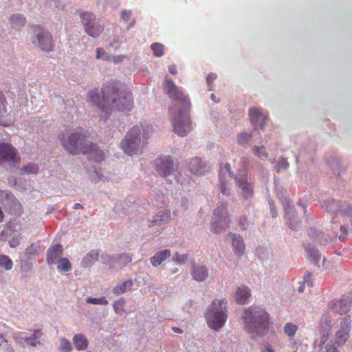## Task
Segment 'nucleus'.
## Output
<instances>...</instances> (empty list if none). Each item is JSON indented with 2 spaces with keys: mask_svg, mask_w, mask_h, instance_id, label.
<instances>
[{
  "mask_svg": "<svg viewBox=\"0 0 352 352\" xmlns=\"http://www.w3.org/2000/svg\"><path fill=\"white\" fill-rule=\"evenodd\" d=\"M229 236L232 240V246L234 250V254L241 258L243 254L245 245L241 236L234 233L230 232Z\"/></svg>",
  "mask_w": 352,
  "mask_h": 352,
  "instance_id": "nucleus-25",
  "label": "nucleus"
},
{
  "mask_svg": "<svg viewBox=\"0 0 352 352\" xmlns=\"http://www.w3.org/2000/svg\"><path fill=\"white\" fill-rule=\"evenodd\" d=\"M332 327V320L331 316L328 312L324 313L320 320V331H329Z\"/></svg>",
  "mask_w": 352,
  "mask_h": 352,
  "instance_id": "nucleus-38",
  "label": "nucleus"
},
{
  "mask_svg": "<svg viewBox=\"0 0 352 352\" xmlns=\"http://www.w3.org/2000/svg\"><path fill=\"white\" fill-rule=\"evenodd\" d=\"M155 170L162 177H173L176 178L178 166L174 162L171 156H160L155 160Z\"/></svg>",
  "mask_w": 352,
  "mask_h": 352,
  "instance_id": "nucleus-9",
  "label": "nucleus"
},
{
  "mask_svg": "<svg viewBox=\"0 0 352 352\" xmlns=\"http://www.w3.org/2000/svg\"><path fill=\"white\" fill-rule=\"evenodd\" d=\"M230 218L226 205L221 204L213 212L212 231L218 234L224 231L230 225Z\"/></svg>",
  "mask_w": 352,
  "mask_h": 352,
  "instance_id": "nucleus-11",
  "label": "nucleus"
},
{
  "mask_svg": "<svg viewBox=\"0 0 352 352\" xmlns=\"http://www.w3.org/2000/svg\"><path fill=\"white\" fill-rule=\"evenodd\" d=\"M63 252V245L61 244H55L51 245L46 252V262L51 265L55 264L58 258L60 257Z\"/></svg>",
  "mask_w": 352,
  "mask_h": 352,
  "instance_id": "nucleus-24",
  "label": "nucleus"
},
{
  "mask_svg": "<svg viewBox=\"0 0 352 352\" xmlns=\"http://www.w3.org/2000/svg\"><path fill=\"white\" fill-rule=\"evenodd\" d=\"M312 273L307 271L304 276L303 283L307 284L309 287L314 286V282L311 280Z\"/></svg>",
  "mask_w": 352,
  "mask_h": 352,
  "instance_id": "nucleus-61",
  "label": "nucleus"
},
{
  "mask_svg": "<svg viewBox=\"0 0 352 352\" xmlns=\"http://www.w3.org/2000/svg\"><path fill=\"white\" fill-rule=\"evenodd\" d=\"M87 152L86 154L89 155V157L94 162H101L104 160V153L99 148L97 144L92 143L89 141Z\"/></svg>",
  "mask_w": 352,
  "mask_h": 352,
  "instance_id": "nucleus-27",
  "label": "nucleus"
},
{
  "mask_svg": "<svg viewBox=\"0 0 352 352\" xmlns=\"http://www.w3.org/2000/svg\"><path fill=\"white\" fill-rule=\"evenodd\" d=\"M170 220L169 214L164 211L161 210L158 212L153 217V219L149 221L148 227H155V226H163L166 223L168 222Z\"/></svg>",
  "mask_w": 352,
  "mask_h": 352,
  "instance_id": "nucleus-28",
  "label": "nucleus"
},
{
  "mask_svg": "<svg viewBox=\"0 0 352 352\" xmlns=\"http://www.w3.org/2000/svg\"><path fill=\"white\" fill-rule=\"evenodd\" d=\"M250 296V292L246 287H239L235 293L236 301L238 304L243 305Z\"/></svg>",
  "mask_w": 352,
  "mask_h": 352,
  "instance_id": "nucleus-36",
  "label": "nucleus"
},
{
  "mask_svg": "<svg viewBox=\"0 0 352 352\" xmlns=\"http://www.w3.org/2000/svg\"><path fill=\"white\" fill-rule=\"evenodd\" d=\"M249 116L255 130L263 129L265 127L268 117L267 114L261 109L250 108Z\"/></svg>",
  "mask_w": 352,
  "mask_h": 352,
  "instance_id": "nucleus-18",
  "label": "nucleus"
},
{
  "mask_svg": "<svg viewBox=\"0 0 352 352\" xmlns=\"http://www.w3.org/2000/svg\"><path fill=\"white\" fill-rule=\"evenodd\" d=\"M133 282L131 279L126 280L113 287L112 292L115 295H120L131 290Z\"/></svg>",
  "mask_w": 352,
  "mask_h": 352,
  "instance_id": "nucleus-34",
  "label": "nucleus"
},
{
  "mask_svg": "<svg viewBox=\"0 0 352 352\" xmlns=\"http://www.w3.org/2000/svg\"><path fill=\"white\" fill-rule=\"evenodd\" d=\"M20 160L15 147L8 142H0V165L7 163L11 166H14Z\"/></svg>",
  "mask_w": 352,
  "mask_h": 352,
  "instance_id": "nucleus-13",
  "label": "nucleus"
},
{
  "mask_svg": "<svg viewBox=\"0 0 352 352\" xmlns=\"http://www.w3.org/2000/svg\"><path fill=\"white\" fill-rule=\"evenodd\" d=\"M164 89L170 98L179 103L180 107L173 117V126L177 135L184 137L192 129L189 117L190 100L171 79L166 78Z\"/></svg>",
  "mask_w": 352,
  "mask_h": 352,
  "instance_id": "nucleus-1",
  "label": "nucleus"
},
{
  "mask_svg": "<svg viewBox=\"0 0 352 352\" xmlns=\"http://www.w3.org/2000/svg\"><path fill=\"white\" fill-rule=\"evenodd\" d=\"M188 170L196 175H204L208 171V166L205 162L199 157L192 158L188 165Z\"/></svg>",
  "mask_w": 352,
  "mask_h": 352,
  "instance_id": "nucleus-21",
  "label": "nucleus"
},
{
  "mask_svg": "<svg viewBox=\"0 0 352 352\" xmlns=\"http://www.w3.org/2000/svg\"><path fill=\"white\" fill-rule=\"evenodd\" d=\"M10 23L13 29L19 30L25 25L26 18L22 14H14L10 18Z\"/></svg>",
  "mask_w": 352,
  "mask_h": 352,
  "instance_id": "nucleus-35",
  "label": "nucleus"
},
{
  "mask_svg": "<svg viewBox=\"0 0 352 352\" xmlns=\"http://www.w3.org/2000/svg\"><path fill=\"white\" fill-rule=\"evenodd\" d=\"M100 261L102 264L109 265V269H117L116 254L103 252L100 256Z\"/></svg>",
  "mask_w": 352,
  "mask_h": 352,
  "instance_id": "nucleus-37",
  "label": "nucleus"
},
{
  "mask_svg": "<svg viewBox=\"0 0 352 352\" xmlns=\"http://www.w3.org/2000/svg\"><path fill=\"white\" fill-rule=\"evenodd\" d=\"M151 50L155 56L160 57L164 54V45L160 43H154L151 46Z\"/></svg>",
  "mask_w": 352,
  "mask_h": 352,
  "instance_id": "nucleus-51",
  "label": "nucleus"
},
{
  "mask_svg": "<svg viewBox=\"0 0 352 352\" xmlns=\"http://www.w3.org/2000/svg\"><path fill=\"white\" fill-rule=\"evenodd\" d=\"M116 260L117 269H120L131 263L132 261V256L127 253L118 254H116Z\"/></svg>",
  "mask_w": 352,
  "mask_h": 352,
  "instance_id": "nucleus-39",
  "label": "nucleus"
},
{
  "mask_svg": "<svg viewBox=\"0 0 352 352\" xmlns=\"http://www.w3.org/2000/svg\"><path fill=\"white\" fill-rule=\"evenodd\" d=\"M321 208L325 210L332 217L331 223H336V217L340 214L344 217H352V206L346 202H341L334 199H324L320 201Z\"/></svg>",
  "mask_w": 352,
  "mask_h": 352,
  "instance_id": "nucleus-7",
  "label": "nucleus"
},
{
  "mask_svg": "<svg viewBox=\"0 0 352 352\" xmlns=\"http://www.w3.org/2000/svg\"><path fill=\"white\" fill-rule=\"evenodd\" d=\"M73 343L78 351H84L87 349L89 342L83 334L77 333L73 337Z\"/></svg>",
  "mask_w": 352,
  "mask_h": 352,
  "instance_id": "nucleus-33",
  "label": "nucleus"
},
{
  "mask_svg": "<svg viewBox=\"0 0 352 352\" xmlns=\"http://www.w3.org/2000/svg\"><path fill=\"white\" fill-rule=\"evenodd\" d=\"M253 153L258 157H264L267 158L269 157V154L264 150V146L262 145L261 146H254L252 148Z\"/></svg>",
  "mask_w": 352,
  "mask_h": 352,
  "instance_id": "nucleus-55",
  "label": "nucleus"
},
{
  "mask_svg": "<svg viewBox=\"0 0 352 352\" xmlns=\"http://www.w3.org/2000/svg\"><path fill=\"white\" fill-rule=\"evenodd\" d=\"M170 256V250L165 249L158 251L153 256L150 258L151 263L153 267L159 266L163 261H166Z\"/></svg>",
  "mask_w": 352,
  "mask_h": 352,
  "instance_id": "nucleus-29",
  "label": "nucleus"
},
{
  "mask_svg": "<svg viewBox=\"0 0 352 352\" xmlns=\"http://www.w3.org/2000/svg\"><path fill=\"white\" fill-rule=\"evenodd\" d=\"M113 212L118 214H127L129 210L124 206V204L122 202H118L114 208Z\"/></svg>",
  "mask_w": 352,
  "mask_h": 352,
  "instance_id": "nucleus-56",
  "label": "nucleus"
},
{
  "mask_svg": "<svg viewBox=\"0 0 352 352\" xmlns=\"http://www.w3.org/2000/svg\"><path fill=\"white\" fill-rule=\"evenodd\" d=\"M340 329L335 336V341L339 344H343L349 337V332L351 329V319L349 316L341 318L340 320Z\"/></svg>",
  "mask_w": 352,
  "mask_h": 352,
  "instance_id": "nucleus-16",
  "label": "nucleus"
},
{
  "mask_svg": "<svg viewBox=\"0 0 352 352\" xmlns=\"http://www.w3.org/2000/svg\"><path fill=\"white\" fill-rule=\"evenodd\" d=\"M12 338L15 340V342L21 345H23L26 342V333L23 331H18L12 333Z\"/></svg>",
  "mask_w": 352,
  "mask_h": 352,
  "instance_id": "nucleus-48",
  "label": "nucleus"
},
{
  "mask_svg": "<svg viewBox=\"0 0 352 352\" xmlns=\"http://www.w3.org/2000/svg\"><path fill=\"white\" fill-rule=\"evenodd\" d=\"M56 263L57 264V269L59 272H68L72 270L71 263L66 257L58 259Z\"/></svg>",
  "mask_w": 352,
  "mask_h": 352,
  "instance_id": "nucleus-41",
  "label": "nucleus"
},
{
  "mask_svg": "<svg viewBox=\"0 0 352 352\" xmlns=\"http://www.w3.org/2000/svg\"><path fill=\"white\" fill-rule=\"evenodd\" d=\"M297 329V325L291 322H287L284 327V332L290 338H293L295 336Z\"/></svg>",
  "mask_w": 352,
  "mask_h": 352,
  "instance_id": "nucleus-49",
  "label": "nucleus"
},
{
  "mask_svg": "<svg viewBox=\"0 0 352 352\" xmlns=\"http://www.w3.org/2000/svg\"><path fill=\"white\" fill-rule=\"evenodd\" d=\"M21 171L23 174H36L38 171V167L35 163H30L21 168Z\"/></svg>",
  "mask_w": 352,
  "mask_h": 352,
  "instance_id": "nucleus-46",
  "label": "nucleus"
},
{
  "mask_svg": "<svg viewBox=\"0 0 352 352\" xmlns=\"http://www.w3.org/2000/svg\"><path fill=\"white\" fill-rule=\"evenodd\" d=\"M104 94L109 101H111V109L122 112L132 109L133 97L131 92L119 87L116 82H108Z\"/></svg>",
  "mask_w": 352,
  "mask_h": 352,
  "instance_id": "nucleus-4",
  "label": "nucleus"
},
{
  "mask_svg": "<svg viewBox=\"0 0 352 352\" xmlns=\"http://www.w3.org/2000/svg\"><path fill=\"white\" fill-rule=\"evenodd\" d=\"M0 194L4 204L10 208L13 214L19 215L22 213V206L12 192L1 190Z\"/></svg>",
  "mask_w": 352,
  "mask_h": 352,
  "instance_id": "nucleus-19",
  "label": "nucleus"
},
{
  "mask_svg": "<svg viewBox=\"0 0 352 352\" xmlns=\"http://www.w3.org/2000/svg\"><path fill=\"white\" fill-rule=\"evenodd\" d=\"M85 301L88 304H93V305H106L109 303L107 298L104 296L100 297V298L87 297L85 299Z\"/></svg>",
  "mask_w": 352,
  "mask_h": 352,
  "instance_id": "nucleus-47",
  "label": "nucleus"
},
{
  "mask_svg": "<svg viewBox=\"0 0 352 352\" xmlns=\"http://www.w3.org/2000/svg\"><path fill=\"white\" fill-rule=\"evenodd\" d=\"M60 344L59 349L62 352H71L72 350V346L71 342L65 338H60Z\"/></svg>",
  "mask_w": 352,
  "mask_h": 352,
  "instance_id": "nucleus-52",
  "label": "nucleus"
},
{
  "mask_svg": "<svg viewBox=\"0 0 352 352\" xmlns=\"http://www.w3.org/2000/svg\"><path fill=\"white\" fill-rule=\"evenodd\" d=\"M99 259V252L98 250H92L83 258L81 265L85 267L92 266Z\"/></svg>",
  "mask_w": 352,
  "mask_h": 352,
  "instance_id": "nucleus-32",
  "label": "nucleus"
},
{
  "mask_svg": "<svg viewBox=\"0 0 352 352\" xmlns=\"http://www.w3.org/2000/svg\"><path fill=\"white\" fill-rule=\"evenodd\" d=\"M30 331L32 332L30 336H27L25 344L29 346L36 347L41 344V338L43 336V333L41 329H30Z\"/></svg>",
  "mask_w": 352,
  "mask_h": 352,
  "instance_id": "nucleus-30",
  "label": "nucleus"
},
{
  "mask_svg": "<svg viewBox=\"0 0 352 352\" xmlns=\"http://www.w3.org/2000/svg\"><path fill=\"white\" fill-rule=\"evenodd\" d=\"M62 146L69 154L76 155L87 152L89 141L85 138L83 131H74L68 135L60 134L58 136Z\"/></svg>",
  "mask_w": 352,
  "mask_h": 352,
  "instance_id": "nucleus-5",
  "label": "nucleus"
},
{
  "mask_svg": "<svg viewBox=\"0 0 352 352\" xmlns=\"http://www.w3.org/2000/svg\"><path fill=\"white\" fill-rule=\"evenodd\" d=\"M289 164L288 162L287 161V160L281 157L278 160V161L274 166V169L277 173H278L283 170L287 169L289 168Z\"/></svg>",
  "mask_w": 352,
  "mask_h": 352,
  "instance_id": "nucleus-50",
  "label": "nucleus"
},
{
  "mask_svg": "<svg viewBox=\"0 0 352 352\" xmlns=\"http://www.w3.org/2000/svg\"><path fill=\"white\" fill-rule=\"evenodd\" d=\"M151 133L152 128L148 125L133 126L120 142L122 149L131 156L138 154L147 143Z\"/></svg>",
  "mask_w": 352,
  "mask_h": 352,
  "instance_id": "nucleus-3",
  "label": "nucleus"
},
{
  "mask_svg": "<svg viewBox=\"0 0 352 352\" xmlns=\"http://www.w3.org/2000/svg\"><path fill=\"white\" fill-rule=\"evenodd\" d=\"M191 274L195 280L202 282L208 278V270L206 265L195 263L192 265Z\"/></svg>",
  "mask_w": 352,
  "mask_h": 352,
  "instance_id": "nucleus-26",
  "label": "nucleus"
},
{
  "mask_svg": "<svg viewBox=\"0 0 352 352\" xmlns=\"http://www.w3.org/2000/svg\"><path fill=\"white\" fill-rule=\"evenodd\" d=\"M248 165H249V162L247 159L240 158L239 162L240 172H243V173H245L244 171L247 169Z\"/></svg>",
  "mask_w": 352,
  "mask_h": 352,
  "instance_id": "nucleus-62",
  "label": "nucleus"
},
{
  "mask_svg": "<svg viewBox=\"0 0 352 352\" xmlns=\"http://www.w3.org/2000/svg\"><path fill=\"white\" fill-rule=\"evenodd\" d=\"M39 249V245L36 244H32L26 249L27 254H36Z\"/></svg>",
  "mask_w": 352,
  "mask_h": 352,
  "instance_id": "nucleus-64",
  "label": "nucleus"
},
{
  "mask_svg": "<svg viewBox=\"0 0 352 352\" xmlns=\"http://www.w3.org/2000/svg\"><path fill=\"white\" fill-rule=\"evenodd\" d=\"M21 234H16L8 238V244L11 248H16L20 244Z\"/></svg>",
  "mask_w": 352,
  "mask_h": 352,
  "instance_id": "nucleus-57",
  "label": "nucleus"
},
{
  "mask_svg": "<svg viewBox=\"0 0 352 352\" xmlns=\"http://www.w3.org/2000/svg\"><path fill=\"white\" fill-rule=\"evenodd\" d=\"M281 201L285 210V223L287 226L294 231H297L299 228V220L298 212L294 207L291 205L289 199L283 196Z\"/></svg>",
  "mask_w": 352,
  "mask_h": 352,
  "instance_id": "nucleus-14",
  "label": "nucleus"
},
{
  "mask_svg": "<svg viewBox=\"0 0 352 352\" xmlns=\"http://www.w3.org/2000/svg\"><path fill=\"white\" fill-rule=\"evenodd\" d=\"M33 265L32 263L28 260H23L21 261L20 264V270L21 272L24 274V276L27 275V273L30 271Z\"/></svg>",
  "mask_w": 352,
  "mask_h": 352,
  "instance_id": "nucleus-54",
  "label": "nucleus"
},
{
  "mask_svg": "<svg viewBox=\"0 0 352 352\" xmlns=\"http://www.w3.org/2000/svg\"><path fill=\"white\" fill-rule=\"evenodd\" d=\"M252 138V133L243 132L237 135L236 142L239 145L245 146Z\"/></svg>",
  "mask_w": 352,
  "mask_h": 352,
  "instance_id": "nucleus-43",
  "label": "nucleus"
},
{
  "mask_svg": "<svg viewBox=\"0 0 352 352\" xmlns=\"http://www.w3.org/2000/svg\"><path fill=\"white\" fill-rule=\"evenodd\" d=\"M6 103L5 95L0 91V125L3 126H10L13 122L10 114L7 113Z\"/></svg>",
  "mask_w": 352,
  "mask_h": 352,
  "instance_id": "nucleus-23",
  "label": "nucleus"
},
{
  "mask_svg": "<svg viewBox=\"0 0 352 352\" xmlns=\"http://www.w3.org/2000/svg\"><path fill=\"white\" fill-rule=\"evenodd\" d=\"M320 338L316 339L314 342V346L316 347L318 346V349H320V347H324L327 344V342L329 340V331H320Z\"/></svg>",
  "mask_w": 352,
  "mask_h": 352,
  "instance_id": "nucleus-42",
  "label": "nucleus"
},
{
  "mask_svg": "<svg viewBox=\"0 0 352 352\" xmlns=\"http://www.w3.org/2000/svg\"><path fill=\"white\" fill-rule=\"evenodd\" d=\"M219 180L221 193L225 196L231 195V189L228 186L227 182L223 177V169L219 170Z\"/></svg>",
  "mask_w": 352,
  "mask_h": 352,
  "instance_id": "nucleus-40",
  "label": "nucleus"
},
{
  "mask_svg": "<svg viewBox=\"0 0 352 352\" xmlns=\"http://www.w3.org/2000/svg\"><path fill=\"white\" fill-rule=\"evenodd\" d=\"M351 298L349 296H343L340 300H333L328 304V307L334 313L344 314L351 309Z\"/></svg>",
  "mask_w": 352,
  "mask_h": 352,
  "instance_id": "nucleus-17",
  "label": "nucleus"
},
{
  "mask_svg": "<svg viewBox=\"0 0 352 352\" xmlns=\"http://www.w3.org/2000/svg\"><path fill=\"white\" fill-rule=\"evenodd\" d=\"M221 169H223V175L225 179L226 173H228L230 177L234 179L236 175H234V173L232 171L231 166L229 163H226L223 168L221 167L220 170Z\"/></svg>",
  "mask_w": 352,
  "mask_h": 352,
  "instance_id": "nucleus-59",
  "label": "nucleus"
},
{
  "mask_svg": "<svg viewBox=\"0 0 352 352\" xmlns=\"http://www.w3.org/2000/svg\"><path fill=\"white\" fill-rule=\"evenodd\" d=\"M32 42L43 52H50L53 50L54 43L52 34L40 25L34 27Z\"/></svg>",
  "mask_w": 352,
  "mask_h": 352,
  "instance_id": "nucleus-8",
  "label": "nucleus"
},
{
  "mask_svg": "<svg viewBox=\"0 0 352 352\" xmlns=\"http://www.w3.org/2000/svg\"><path fill=\"white\" fill-rule=\"evenodd\" d=\"M0 267L4 268L6 270H10L13 267V262L11 258L4 254L0 255Z\"/></svg>",
  "mask_w": 352,
  "mask_h": 352,
  "instance_id": "nucleus-44",
  "label": "nucleus"
},
{
  "mask_svg": "<svg viewBox=\"0 0 352 352\" xmlns=\"http://www.w3.org/2000/svg\"><path fill=\"white\" fill-rule=\"evenodd\" d=\"M243 320L246 331L255 338L262 337L269 330V316L262 307L251 306L244 312Z\"/></svg>",
  "mask_w": 352,
  "mask_h": 352,
  "instance_id": "nucleus-2",
  "label": "nucleus"
},
{
  "mask_svg": "<svg viewBox=\"0 0 352 352\" xmlns=\"http://www.w3.org/2000/svg\"><path fill=\"white\" fill-rule=\"evenodd\" d=\"M107 87V84L103 87L102 92L103 96H101L98 89H94L90 90L87 93V100L90 102L93 105L97 107L99 110L104 113L105 116L108 118L109 114L110 109L106 106L105 100L109 99L104 96V89Z\"/></svg>",
  "mask_w": 352,
  "mask_h": 352,
  "instance_id": "nucleus-15",
  "label": "nucleus"
},
{
  "mask_svg": "<svg viewBox=\"0 0 352 352\" xmlns=\"http://www.w3.org/2000/svg\"><path fill=\"white\" fill-rule=\"evenodd\" d=\"M238 223L242 230H246L248 227V221L247 218L244 217H240L238 219Z\"/></svg>",
  "mask_w": 352,
  "mask_h": 352,
  "instance_id": "nucleus-63",
  "label": "nucleus"
},
{
  "mask_svg": "<svg viewBox=\"0 0 352 352\" xmlns=\"http://www.w3.org/2000/svg\"><path fill=\"white\" fill-rule=\"evenodd\" d=\"M226 304L227 301L222 299L214 300L208 307L206 319L211 329L218 331L225 324L227 320Z\"/></svg>",
  "mask_w": 352,
  "mask_h": 352,
  "instance_id": "nucleus-6",
  "label": "nucleus"
},
{
  "mask_svg": "<svg viewBox=\"0 0 352 352\" xmlns=\"http://www.w3.org/2000/svg\"><path fill=\"white\" fill-rule=\"evenodd\" d=\"M124 302L125 300L122 298L113 302V308L116 314L122 316L123 314L125 313V310L124 309Z\"/></svg>",
  "mask_w": 352,
  "mask_h": 352,
  "instance_id": "nucleus-45",
  "label": "nucleus"
},
{
  "mask_svg": "<svg viewBox=\"0 0 352 352\" xmlns=\"http://www.w3.org/2000/svg\"><path fill=\"white\" fill-rule=\"evenodd\" d=\"M81 23L85 32L93 38H98L104 30V27L96 21V16L91 12H79Z\"/></svg>",
  "mask_w": 352,
  "mask_h": 352,
  "instance_id": "nucleus-10",
  "label": "nucleus"
},
{
  "mask_svg": "<svg viewBox=\"0 0 352 352\" xmlns=\"http://www.w3.org/2000/svg\"><path fill=\"white\" fill-rule=\"evenodd\" d=\"M307 234L316 243L324 246H333V242L336 241V239H331L329 234L313 228L308 230Z\"/></svg>",
  "mask_w": 352,
  "mask_h": 352,
  "instance_id": "nucleus-20",
  "label": "nucleus"
},
{
  "mask_svg": "<svg viewBox=\"0 0 352 352\" xmlns=\"http://www.w3.org/2000/svg\"><path fill=\"white\" fill-rule=\"evenodd\" d=\"M217 74L215 73H210L206 77V82L208 85V91L212 90V82L217 79Z\"/></svg>",
  "mask_w": 352,
  "mask_h": 352,
  "instance_id": "nucleus-60",
  "label": "nucleus"
},
{
  "mask_svg": "<svg viewBox=\"0 0 352 352\" xmlns=\"http://www.w3.org/2000/svg\"><path fill=\"white\" fill-rule=\"evenodd\" d=\"M308 258L312 264L318 265L321 259V254L318 249L313 244H308L306 247Z\"/></svg>",
  "mask_w": 352,
  "mask_h": 352,
  "instance_id": "nucleus-31",
  "label": "nucleus"
},
{
  "mask_svg": "<svg viewBox=\"0 0 352 352\" xmlns=\"http://www.w3.org/2000/svg\"><path fill=\"white\" fill-rule=\"evenodd\" d=\"M21 226L16 221H10L6 223L3 230L0 234V240L6 241L8 238L12 235L20 233Z\"/></svg>",
  "mask_w": 352,
  "mask_h": 352,
  "instance_id": "nucleus-22",
  "label": "nucleus"
},
{
  "mask_svg": "<svg viewBox=\"0 0 352 352\" xmlns=\"http://www.w3.org/2000/svg\"><path fill=\"white\" fill-rule=\"evenodd\" d=\"M320 352H340L336 346L331 342L327 343L324 347H320Z\"/></svg>",
  "mask_w": 352,
  "mask_h": 352,
  "instance_id": "nucleus-58",
  "label": "nucleus"
},
{
  "mask_svg": "<svg viewBox=\"0 0 352 352\" xmlns=\"http://www.w3.org/2000/svg\"><path fill=\"white\" fill-rule=\"evenodd\" d=\"M236 186L244 199H250L254 196V179L246 173H239L234 177Z\"/></svg>",
  "mask_w": 352,
  "mask_h": 352,
  "instance_id": "nucleus-12",
  "label": "nucleus"
},
{
  "mask_svg": "<svg viewBox=\"0 0 352 352\" xmlns=\"http://www.w3.org/2000/svg\"><path fill=\"white\" fill-rule=\"evenodd\" d=\"M96 58L101 59L106 61H110L111 55L107 53L104 49L98 47L96 49Z\"/></svg>",
  "mask_w": 352,
  "mask_h": 352,
  "instance_id": "nucleus-53",
  "label": "nucleus"
}]
</instances>
